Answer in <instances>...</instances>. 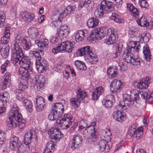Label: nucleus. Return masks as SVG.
Returning <instances> with one entry per match:
<instances>
[{
    "instance_id": "bf43d9fd",
    "label": "nucleus",
    "mask_w": 153,
    "mask_h": 153,
    "mask_svg": "<svg viewBox=\"0 0 153 153\" xmlns=\"http://www.w3.org/2000/svg\"><path fill=\"white\" fill-rule=\"evenodd\" d=\"M62 51V48L61 46V43L59 44L57 47H54L52 50V51L54 54H56L57 53Z\"/></svg>"
},
{
    "instance_id": "0eeeda50",
    "label": "nucleus",
    "mask_w": 153,
    "mask_h": 153,
    "mask_svg": "<svg viewBox=\"0 0 153 153\" xmlns=\"http://www.w3.org/2000/svg\"><path fill=\"white\" fill-rule=\"evenodd\" d=\"M76 98H72L70 100V101L72 105L75 107H78L81 101H83L86 96V93L85 91L79 90L76 92Z\"/></svg>"
},
{
    "instance_id": "0e129e2a",
    "label": "nucleus",
    "mask_w": 153,
    "mask_h": 153,
    "mask_svg": "<svg viewBox=\"0 0 153 153\" xmlns=\"http://www.w3.org/2000/svg\"><path fill=\"white\" fill-rule=\"evenodd\" d=\"M10 39L9 37L4 36L1 39V43L2 44H7Z\"/></svg>"
},
{
    "instance_id": "aec40b11",
    "label": "nucleus",
    "mask_w": 153,
    "mask_h": 153,
    "mask_svg": "<svg viewBox=\"0 0 153 153\" xmlns=\"http://www.w3.org/2000/svg\"><path fill=\"white\" fill-rule=\"evenodd\" d=\"M23 39L22 36L19 34H16L15 36V40L14 45L15 50H22L20 47V44L23 43Z\"/></svg>"
},
{
    "instance_id": "5fc2aeb1",
    "label": "nucleus",
    "mask_w": 153,
    "mask_h": 153,
    "mask_svg": "<svg viewBox=\"0 0 153 153\" xmlns=\"http://www.w3.org/2000/svg\"><path fill=\"white\" fill-rule=\"evenodd\" d=\"M142 130L143 128L142 127H141L140 128H137V130L134 137H135L138 139H140L142 138L143 135V132Z\"/></svg>"
},
{
    "instance_id": "473e14b6",
    "label": "nucleus",
    "mask_w": 153,
    "mask_h": 153,
    "mask_svg": "<svg viewBox=\"0 0 153 153\" xmlns=\"http://www.w3.org/2000/svg\"><path fill=\"white\" fill-rule=\"evenodd\" d=\"M143 53L145 59L147 61H150L151 59L152 54L148 45H146L144 46Z\"/></svg>"
},
{
    "instance_id": "c756f323",
    "label": "nucleus",
    "mask_w": 153,
    "mask_h": 153,
    "mask_svg": "<svg viewBox=\"0 0 153 153\" xmlns=\"http://www.w3.org/2000/svg\"><path fill=\"white\" fill-rule=\"evenodd\" d=\"M127 7L131 13V14L133 16L137 18L139 13V11L137 9L134 7L131 3H127L126 4Z\"/></svg>"
},
{
    "instance_id": "603ef678",
    "label": "nucleus",
    "mask_w": 153,
    "mask_h": 153,
    "mask_svg": "<svg viewBox=\"0 0 153 153\" xmlns=\"http://www.w3.org/2000/svg\"><path fill=\"white\" fill-rule=\"evenodd\" d=\"M136 125V123L132 125L128 130V134L131 137H134L135 135V133L137 130Z\"/></svg>"
},
{
    "instance_id": "2f4dec72",
    "label": "nucleus",
    "mask_w": 153,
    "mask_h": 153,
    "mask_svg": "<svg viewBox=\"0 0 153 153\" xmlns=\"http://www.w3.org/2000/svg\"><path fill=\"white\" fill-rule=\"evenodd\" d=\"M99 145L100 147V150L102 152L105 151V152H107L109 150L107 142L104 140H100L99 143Z\"/></svg>"
},
{
    "instance_id": "4be33fe9",
    "label": "nucleus",
    "mask_w": 153,
    "mask_h": 153,
    "mask_svg": "<svg viewBox=\"0 0 153 153\" xmlns=\"http://www.w3.org/2000/svg\"><path fill=\"white\" fill-rule=\"evenodd\" d=\"M22 18L24 22H29L33 20L35 18L34 15L27 11L23 12L22 15Z\"/></svg>"
},
{
    "instance_id": "49530a36",
    "label": "nucleus",
    "mask_w": 153,
    "mask_h": 153,
    "mask_svg": "<svg viewBox=\"0 0 153 153\" xmlns=\"http://www.w3.org/2000/svg\"><path fill=\"white\" fill-rule=\"evenodd\" d=\"M75 64L78 68L80 70L85 71L86 69V66L84 62L79 60L76 61Z\"/></svg>"
},
{
    "instance_id": "79ce46f5",
    "label": "nucleus",
    "mask_w": 153,
    "mask_h": 153,
    "mask_svg": "<svg viewBox=\"0 0 153 153\" xmlns=\"http://www.w3.org/2000/svg\"><path fill=\"white\" fill-rule=\"evenodd\" d=\"M9 49L10 48L8 46H6L0 49L1 55L3 58H6L8 57L9 55Z\"/></svg>"
},
{
    "instance_id": "864d4df0",
    "label": "nucleus",
    "mask_w": 153,
    "mask_h": 153,
    "mask_svg": "<svg viewBox=\"0 0 153 153\" xmlns=\"http://www.w3.org/2000/svg\"><path fill=\"white\" fill-rule=\"evenodd\" d=\"M59 116L58 114L56 113L52 109V111L50 113L48 116L49 120H56L58 119Z\"/></svg>"
},
{
    "instance_id": "423d86ee",
    "label": "nucleus",
    "mask_w": 153,
    "mask_h": 153,
    "mask_svg": "<svg viewBox=\"0 0 153 153\" xmlns=\"http://www.w3.org/2000/svg\"><path fill=\"white\" fill-rule=\"evenodd\" d=\"M104 29L100 28H95L91 30L89 36L88 37L89 40H100L105 36V31Z\"/></svg>"
},
{
    "instance_id": "a19ab883",
    "label": "nucleus",
    "mask_w": 153,
    "mask_h": 153,
    "mask_svg": "<svg viewBox=\"0 0 153 153\" xmlns=\"http://www.w3.org/2000/svg\"><path fill=\"white\" fill-rule=\"evenodd\" d=\"M113 56L114 58H116L120 55L122 52V48L120 47L119 45H116L113 47Z\"/></svg>"
},
{
    "instance_id": "b1692460",
    "label": "nucleus",
    "mask_w": 153,
    "mask_h": 153,
    "mask_svg": "<svg viewBox=\"0 0 153 153\" xmlns=\"http://www.w3.org/2000/svg\"><path fill=\"white\" fill-rule=\"evenodd\" d=\"M76 8L75 6H68L64 10L59 13L60 15V18H63L64 16H65L68 15L70 14Z\"/></svg>"
},
{
    "instance_id": "774afa93",
    "label": "nucleus",
    "mask_w": 153,
    "mask_h": 153,
    "mask_svg": "<svg viewBox=\"0 0 153 153\" xmlns=\"http://www.w3.org/2000/svg\"><path fill=\"white\" fill-rule=\"evenodd\" d=\"M37 61L38 63H39V64L41 65L44 66L45 68L47 67V62L45 60H42L41 59V60H39Z\"/></svg>"
},
{
    "instance_id": "7ed1b4c3",
    "label": "nucleus",
    "mask_w": 153,
    "mask_h": 153,
    "mask_svg": "<svg viewBox=\"0 0 153 153\" xmlns=\"http://www.w3.org/2000/svg\"><path fill=\"white\" fill-rule=\"evenodd\" d=\"M131 94L124 98L123 101L120 102L119 105L125 109H130L134 102L137 103V100L140 98V92L136 89H133L131 92Z\"/></svg>"
},
{
    "instance_id": "e2e57ef3",
    "label": "nucleus",
    "mask_w": 153,
    "mask_h": 153,
    "mask_svg": "<svg viewBox=\"0 0 153 153\" xmlns=\"http://www.w3.org/2000/svg\"><path fill=\"white\" fill-rule=\"evenodd\" d=\"M5 18V15L4 13L0 16V27H1L3 26Z\"/></svg>"
},
{
    "instance_id": "dca6fc26",
    "label": "nucleus",
    "mask_w": 153,
    "mask_h": 153,
    "mask_svg": "<svg viewBox=\"0 0 153 153\" xmlns=\"http://www.w3.org/2000/svg\"><path fill=\"white\" fill-rule=\"evenodd\" d=\"M122 84L119 80L114 79L111 83L110 86V91L113 93H116L119 89H120Z\"/></svg>"
},
{
    "instance_id": "c9c22d12",
    "label": "nucleus",
    "mask_w": 153,
    "mask_h": 153,
    "mask_svg": "<svg viewBox=\"0 0 153 153\" xmlns=\"http://www.w3.org/2000/svg\"><path fill=\"white\" fill-rule=\"evenodd\" d=\"M42 52L40 50L38 51H30L29 53V55L33 58H35L36 61H38L42 59L41 55Z\"/></svg>"
},
{
    "instance_id": "39448f33",
    "label": "nucleus",
    "mask_w": 153,
    "mask_h": 153,
    "mask_svg": "<svg viewBox=\"0 0 153 153\" xmlns=\"http://www.w3.org/2000/svg\"><path fill=\"white\" fill-rule=\"evenodd\" d=\"M114 8V5L112 2L103 0L101 2L100 7L95 11L94 14L96 17L100 18L103 16L104 13L111 12Z\"/></svg>"
},
{
    "instance_id": "cd10ccee",
    "label": "nucleus",
    "mask_w": 153,
    "mask_h": 153,
    "mask_svg": "<svg viewBox=\"0 0 153 153\" xmlns=\"http://www.w3.org/2000/svg\"><path fill=\"white\" fill-rule=\"evenodd\" d=\"M35 43L39 47L45 50L49 47L48 41L46 39H44L43 42L39 40H36Z\"/></svg>"
},
{
    "instance_id": "3c124183",
    "label": "nucleus",
    "mask_w": 153,
    "mask_h": 153,
    "mask_svg": "<svg viewBox=\"0 0 153 153\" xmlns=\"http://www.w3.org/2000/svg\"><path fill=\"white\" fill-rule=\"evenodd\" d=\"M24 91L23 89H17L16 91V94L17 96V98L20 100H23V94H24Z\"/></svg>"
},
{
    "instance_id": "6e6d98bb",
    "label": "nucleus",
    "mask_w": 153,
    "mask_h": 153,
    "mask_svg": "<svg viewBox=\"0 0 153 153\" xmlns=\"http://www.w3.org/2000/svg\"><path fill=\"white\" fill-rule=\"evenodd\" d=\"M86 47H84L79 49L76 51V56H81L85 54Z\"/></svg>"
},
{
    "instance_id": "412c9836",
    "label": "nucleus",
    "mask_w": 153,
    "mask_h": 153,
    "mask_svg": "<svg viewBox=\"0 0 153 153\" xmlns=\"http://www.w3.org/2000/svg\"><path fill=\"white\" fill-rule=\"evenodd\" d=\"M113 101H114V96L112 95H108L103 100L102 103L106 107H110L112 105Z\"/></svg>"
},
{
    "instance_id": "f257e3e1",
    "label": "nucleus",
    "mask_w": 153,
    "mask_h": 153,
    "mask_svg": "<svg viewBox=\"0 0 153 153\" xmlns=\"http://www.w3.org/2000/svg\"><path fill=\"white\" fill-rule=\"evenodd\" d=\"M26 121L22 118L21 114L17 109L10 111L9 113L8 119L7 121V126L10 128L18 126L23 128L25 126Z\"/></svg>"
},
{
    "instance_id": "9d476101",
    "label": "nucleus",
    "mask_w": 153,
    "mask_h": 153,
    "mask_svg": "<svg viewBox=\"0 0 153 153\" xmlns=\"http://www.w3.org/2000/svg\"><path fill=\"white\" fill-rule=\"evenodd\" d=\"M8 93L7 92L0 94V114L4 112L5 107L4 106L8 100Z\"/></svg>"
},
{
    "instance_id": "ea45409f",
    "label": "nucleus",
    "mask_w": 153,
    "mask_h": 153,
    "mask_svg": "<svg viewBox=\"0 0 153 153\" xmlns=\"http://www.w3.org/2000/svg\"><path fill=\"white\" fill-rule=\"evenodd\" d=\"M85 33L82 30H79L76 33L75 36V39L76 41L79 42L84 40L85 36Z\"/></svg>"
},
{
    "instance_id": "7c9ffc66",
    "label": "nucleus",
    "mask_w": 153,
    "mask_h": 153,
    "mask_svg": "<svg viewBox=\"0 0 153 153\" xmlns=\"http://www.w3.org/2000/svg\"><path fill=\"white\" fill-rule=\"evenodd\" d=\"M29 70L23 69L22 68H20L19 70V73L21 75V78L23 80L26 81L28 80L30 76L29 72L31 71Z\"/></svg>"
},
{
    "instance_id": "20e7f679",
    "label": "nucleus",
    "mask_w": 153,
    "mask_h": 153,
    "mask_svg": "<svg viewBox=\"0 0 153 153\" xmlns=\"http://www.w3.org/2000/svg\"><path fill=\"white\" fill-rule=\"evenodd\" d=\"M140 45L138 42L132 41L128 44L126 47V50L124 52L123 57L125 61L131 64L132 59H134L133 54L131 53L132 49L138 53Z\"/></svg>"
},
{
    "instance_id": "69168bd1",
    "label": "nucleus",
    "mask_w": 153,
    "mask_h": 153,
    "mask_svg": "<svg viewBox=\"0 0 153 153\" xmlns=\"http://www.w3.org/2000/svg\"><path fill=\"white\" fill-rule=\"evenodd\" d=\"M27 82L26 81L25 82L23 83L21 82L19 83V89H23V91H24L25 89H26L27 88V84H26Z\"/></svg>"
},
{
    "instance_id": "4c0bfd02",
    "label": "nucleus",
    "mask_w": 153,
    "mask_h": 153,
    "mask_svg": "<svg viewBox=\"0 0 153 153\" xmlns=\"http://www.w3.org/2000/svg\"><path fill=\"white\" fill-rule=\"evenodd\" d=\"M116 35L111 33L108 38L105 40V42L108 45L113 44L116 42Z\"/></svg>"
},
{
    "instance_id": "a211bd4d",
    "label": "nucleus",
    "mask_w": 153,
    "mask_h": 153,
    "mask_svg": "<svg viewBox=\"0 0 153 153\" xmlns=\"http://www.w3.org/2000/svg\"><path fill=\"white\" fill-rule=\"evenodd\" d=\"M140 94L142 99L150 101H153V92L151 94L150 92L147 90H143L140 91Z\"/></svg>"
},
{
    "instance_id": "bb28decb",
    "label": "nucleus",
    "mask_w": 153,
    "mask_h": 153,
    "mask_svg": "<svg viewBox=\"0 0 153 153\" xmlns=\"http://www.w3.org/2000/svg\"><path fill=\"white\" fill-rule=\"evenodd\" d=\"M149 83V78L146 77V79H142L140 81L136 84V86L140 89L146 88L148 86V84Z\"/></svg>"
},
{
    "instance_id": "f3484780",
    "label": "nucleus",
    "mask_w": 153,
    "mask_h": 153,
    "mask_svg": "<svg viewBox=\"0 0 153 153\" xmlns=\"http://www.w3.org/2000/svg\"><path fill=\"white\" fill-rule=\"evenodd\" d=\"M104 92V89L102 87L100 86L96 88L94 90L92 93V98L94 100H96L98 99L100 95Z\"/></svg>"
},
{
    "instance_id": "1a4fd4ad",
    "label": "nucleus",
    "mask_w": 153,
    "mask_h": 153,
    "mask_svg": "<svg viewBox=\"0 0 153 153\" xmlns=\"http://www.w3.org/2000/svg\"><path fill=\"white\" fill-rule=\"evenodd\" d=\"M11 55V60L13 61V63L15 65H20L21 62V59L23 57L22 50H15Z\"/></svg>"
},
{
    "instance_id": "72a5a7b5",
    "label": "nucleus",
    "mask_w": 153,
    "mask_h": 153,
    "mask_svg": "<svg viewBox=\"0 0 153 153\" xmlns=\"http://www.w3.org/2000/svg\"><path fill=\"white\" fill-rule=\"evenodd\" d=\"M60 13L59 12H57L56 14L53 16L52 19L53 24L55 27H58L60 25V22L63 18H61Z\"/></svg>"
},
{
    "instance_id": "c85d7f7f",
    "label": "nucleus",
    "mask_w": 153,
    "mask_h": 153,
    "mask_svg": "<svg viewBox=\"0 0 153 153\" xmlns=\"http://www.w3.org/2000/svg\"><path fill=\"white\" fill-rule=\"evenodd\" d=\"M69 33V31L68 27L66 25L62 26L60 29L57 30L56 34L59 36L62 37L64 36H66Z\"/></svg>"
},
{
    "instance_id": "a18cd8bd",
    "label": "nucleus",
    "mask_w": 153,
    "mask_h": 153,
    "mask_svg": "<svg viewBox=\"0 0 153 153\" xmlns=\"http://www.w3.org/2000/svg\"><path fill=\"white\" fill-rule=\"evenodd\" d=\"M23 105L28 111L30 112L32 111L33 105L30 100L27 99H25L23 102Z\"/></svg>"
},
{
    "instance_id": "8fccbe9b",
    "label": "nucleus",
    "mask_w": 153,
    "mask_h": 153,
    "mask_svg": "<svg viewBox=\"0 0 153 153\" xmlns=\"http://www.w3.org/2000/svg\"><path fill=\"white\" fill-rule=\"evenodd\" d=\"M97 61V56L94 54L93 53H91V54L87 55V62L93 63V61Z\"/></svg>"
},
{
    "instance_id": "de8ad7c7",
    "label": "nucleus",
    "mask_w": 153,
    "mask_h": 153,
    "mask_svg": "<svg viewBox=\"0 0 153 153\" xmlns=\"http://www.w3.org/2000/svg\"><path fill=\"white\" fill-rule=\"evenodd\" d=\"M110 19L118 23H123L124 22V20L116 13H113Z\"/></svg>"
},
{
    "instance_id": "f704fd0d",
    "label": "nucleus",
    "mask_w": 153,
    "mask_h": 153,
    "mask_svg": "<svg viewBox=\"0 0 153 153\" xmlns=\"http://www.w3.org/2000/svg\"><path fill=\"white\" fill-rule=\"evenodd\" d=\"M99 21L98 19H94V17L89 19L87 22V25L89 29L90 28H92L97 25L99 24Z\"/></svg>"
},
{
    "instance_id": "37998d69",
    "label": "nucleus",
    "mask_w": 153,
    "mask_h": 153,
    "mask_svg": "<svg viewBox=\"0 0 153 153\" xmlns=\"http://www.w3.org/2000/svg\"><path fill=\"white\" fill-rule=\"evenodd\" d=\"M137 22L139 25L142 27H147L150 26L149 23L144 17H141L137 21Z\"/></svg>"
},
{
    "instance_id": "ddd939ff",
    "label": "nucleus",
    "mask_w": 153,
    "mask_h": 153,
    "mask_svg": "<svg viewBox=\"0 0 153 153\" xmlns=\"http://www.w3.org/2000/svg\"><path fill=\"white\" fill-rule=\"evenodd\" d=\"M74 44V42H69L68 41L62 42L61 43L62 51H65L68 53L71 52Z\"/></svg>"
},
{
    "instance_id": "c03bdc74",
    "label": "nucleus",
    "mask_w": 153,
    "mask_h": 153,
    "mask_svg": "<svg viewBox=\"0 0 153 153\" xmlns=\"http://www.w3.org/2000/svg\"><path fill=\"white\" fill-rule=\"evenodd\" d=\"M107 74L110 78H114L117 76V70L114 68H109L107 70Z\"/></svg>"
},
{
    "instance_id": "6e6552de",
    "label": "nucleus",
    "mask_w": 153,
    "mask_h": 153,
    "mask_svg": "<svg viewBox=\"0 0 153 153\" xmlns=\"http://www.w3.org/2000/svg\"><path fill=\"white\" fill-rule=\"evenodd\" d=\"M96 123L95 122H93L91 123V126L87 127V141L91 143L95 141L97 137V135L95 134V128L94 127Z\"/></svg>"
},
{
    "instance_id": "e433bc0d",
    "label": "nucleus",
    "mask_w": 153,
    "mask_h": 153,
    "mask_svg": "<svg viewBox=\"0 0 153 153\" xmlns=\"http://www.w3.org/2000/svg\"><path fill=\"white\" fill-rule=\"evenodd\" d=\"M124 115L121 112L117 110L114 113L113 118L115 120L122 122L123 121V118L125 117Z\"/></svg>"
},
{
    "instance_id": "338daca9",
    "label": "nucleus",
    "mask_w": 153,
    "mask_h": 153,
    "mask_svg": "<svg viewBox=\"0 0 153 153\" xmlns=\"http://www.w3.org/2000/svg\"><path fill=\"white\" fill-rule=\"evenodd\" d=\"M140 58L134 59H132L131 64L133 65H137L140 64Z\"/></svg>"
},
{
    "instance_id": "393cba45",
    "label": "nucleus",
    "mask_w": 153,
    "mask_h": 153,
    "mask_svg": "<svg viewBox=\"0 0 153 153\" xmlns=\"http://www.w3.org/2000/svg\"><path fill=\"white\" fill-rule=\"evenodd\" d=\"M36 102L37 105L36 110L38 112L42 111L45 105L44 98L42 97H38L36 99Z\"/></svg>"
},
{
    "instance_id": "13d9d810",
    "label": "nucleus",
    "mask_w": 153,
    "mask_h": 153,
    "mask_svg": "<svg viewBox=\"0 0 153 153\" xmlns=\"http://www.w3.org/2000/svg\"><path fill=\"white\" fill-rule=\"evenodd\" d=\"M139 3L141 7L147 8L149 5L146 0H139Z\"/></svg>"
},
{
    "instance_id": "052dcab7",
    "label": "nucleus",
    "mask_w": 153,
    "mask_h": 153,
    "mask_svg": "<svg viewBox=\"0 0 153 153\" xmlns=\"http://www.w3.org/2000/svg\"><path fill=\"white\" fill-rule=\"evenodd\" d=\"M87 9L88 10H91L94 7V4L91 0H88L87 1Z\"/></svg>"
},
{
    "instance_id": "680f3d73",
    "label": "nucleus",
    "mask_w": 153,
    "mask_h": 153,
    "mask_svg": "<svg viewBox=\"0 0 153 153\" xmlns=\"http://www.w3.org/2000/svg\"><path fill=\"white\" fill-rule=\"evenodd\" d=\"M10 81L4 79L2 84V89L3 90L7 88H8L10 85Z\"/></svg>"
},
{
    "instance_id": "09e8293b",
    "label": "nucleus",
    "mask_w": 153,
    "mask_h": 153,
    "mask_svg": "<svg viewBox=\"0 0 153 153\" xmlns=\"http://www.w3.org/2000/svg\"><path fill=\"white\" fill-rule=\"evenodd\" d=\"M150 36L149 33H140L139 37L141 38L144 42L147 43L149 42Z\"/></svg>"
},
{
    "instance_id": "9b49d317",
    "label": "nucleus",
    "mask_w": 153,
    "mask_h": 153,
    "mask_svg": "<svg viewBox=\"0 0 153 153\" xmlns=\"http://www.w3.org/2000/svg\"><path fill=\"white\" fill-rule=\"evenodd\" d=\"M18 137L15 136L11 138L9 142V148L11 150L17 151L21 145Z\"/></svg>"
},
{
    "instance_id": "58836bf2",
    "label": "nucleus",
    "mask_w": 153,
    "mask_h": 153,
    "mask_svg": "<svg viewBox=\"0 0 153 153\" xmlns=\"http://www.w3.org/2000/svg\"><path fill=\"white\" fill-rule=\"evenodd\" d=\"M28 34L30 38L33 39H35L38 35V31L35 28H29L28 30Z\"/></svg>"
},
{
    "instance_id": "5701e85b",
    "label": "nucleus",
    "mask_w": 153,
    "mask_h": 153,
    "mask_svg": "<svg viewBox=\"0 0 153 153\" xmlns=\"http://www.w3.org/2000/svg\"><path fill=\"white\" fill-rule=\"evenodd\" d=\"M52 109L59 116L62 115L64 111L63 105L60 103L57 102L54 104Z\"/></svg>"
},
{
    "instance_id": "6ab92c4d",
    "label": "nucleus",
    "mask_w": 153,
    "mask_h": 153,
    "mask_svg": "<svg viewBox=\"0 0 153 153\" xmlns=\"http://www.w3.org/2000/svg\"><path fill=\"white\" fill-rule=\"evenodd\" d=\"M51 133L52 136L51 139L54 140L55 141L61 139L63 136V134L58 128H54L51 130Z\"/></svg>"
},
{
    "instance_id": "4468645a",
    "label": "nucleus",
    "mask_w": 153,
    "mask_h": 153,
    "mask_svg": "<svg viewBox=\"0 0 153 153\" xmlns=\"http://www.w3.org/2000/svg\"><path fill=\"white\" fill-rule=\"evenodd\" d=\"M31 64V62L30 59L27 57L24 56L23 54V57H22L21 59L20 68L31 71L32 69L30 68Z\"/></svg>"
},
{
    "instance_id": "f03ea898",
    "label": "nucleus",
    "mask_w": 153,
    "mask_h": 153,
    "mask_svg": "<svg viewBox=\"0 0 153 153\" xmlns=\"http://www.w3.org/2000/svg\"><path fill=\"white\" fill-rule=\"evenodd\" d=\"M24 139L25 146L21 144L17 150V153H29L30 150L29 145L33 140H36L37 136L34 131L30 130L24 135Z\"/></svg>"
},
{
    "instance_id": "2eb2a0df",
    "label": "nucleus",
    "mask_w": 153,
    "mask_h": 153,
    "mask_svg": "<svg viewBox=\"0 0 153 153\" xmlns=\"http://www.w3.org/2000/svg\"><path fill=\"white\" fill-rule=\"evenodd\" d=\"M73 142L71 147L72 149L75 150L78 148L82 143V138L79 135L74 134L73 135Z\"/></svg>"
},
{
    "instance_id": "4d7b16f0",
    "label": "nucleus",
    "mask_w": 153,
    "mask_h": 153,
    "mask_svg": "<svg viewBox=\"0 0 153 153\" xmlns=\"http://www.w3.org/2000/svg\"><path fill=\"white\" fill-rule=\"evenodd\" d=\"M35 64L36 69L39 73H41L45 70V68L38 63L37 61H36Z\"/></svg>"
},
{
    "instance_id": "f8f14e48",
    "label": "nucleus",
    "mask_w": 153,
    "mask_h": 153,
    "mask_svg": "<svg viewBox=\"0 0 153 153\" xmlns=\"http://www.w3.org/2000/svg\"><path fill=\"white\" fill-rule=\"evenodd\" d=\"M56 123H59V126L62 129H67L71 126L73 122L71 118H66L61 120H56Z\"/></svg>"
},
{
    "instance_id": "a878e982",
    "label": "nucleus",
    "mask_w": 153,
    "mask_h": 153,
    "mask_svg": "<svg viewBox=\"0 0 153 153\" xmlns=\"http://www.w3.org/2000/svg\"><path fill=\"white\" fill-rule=\"evenodd\" d=\"M23 49L25 51L30 50L32 46L30 39L27 36L24 37L23 39L22 44Z\"/></svg>"
}]
</instances>
